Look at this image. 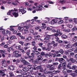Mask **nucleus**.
I'll use <instances>...</instances> for the list:
<instances>
[{"mask_svg":"<svg viewBox=\"0 0 77 77\" xmlns=\"http://www.w3.org/2000/svg\"><path fill=\"white\" fill-rule=\"evenodd\" d=\"M9 12L10 15L11 14V12H12V14L15 17H17L18 16V10L17 9L14 8V10H9Z\"/></svg>","mask_w":77,"mask_h":77,"instance_id":"obj_1","label":"nucleus"},{"mask_svg":"<svg viewBox=\"0 0 77 77\" xmlns=\"http://www.w3.org/2000/svg\"><path fill=\"white\" fill-rule=\"evenodd\" d=\"M20 61L23 63V65H27L29 64V63L27 62L24 58H21L20 59Z\"/></svg>","mask_w":77,"mask_h":77,"instance_id":"obj_2","label":"nucleus"},{"mask_svg":"<svg viewBox=\"0 0 77 77\" xmlns=\"http://www.w3.org/2000/svg\"><path fill=\"white\" fill-rule=\"evenodd\" d=\"M24 27V32L23 33V34L24 35V34H27L29 32V30H28V29L29 28V27L28 26H23Z\"/></svg>","mask_w":77,"mask_h":77,"instance_id":"obj_3","label":"nucleus"},{"mask_svg":"<svg viewBox=\"0 0 77 77\" xmlns=\"http://www.w3.org/2000/svg\"><path fill=\"white\" fill-rule=\"evenodd\" d=\"M44 36L45 37L44 39V40H48L51 39V37H51V35L46 34L44 35Z\"/></svg>","mask_w":77,"mask_h":77,"instance_id":"obj_4","label":"nucleus"},{"mask_svg":"<svg viewBox=\"0 0 77 77\" xmlns=\"http://www.w3.org/2000/svg\"><path fill=\"white\" fill-rule=\"evenodd\" d=\"M37 57H38V58H37L36 59V61L37 62H38V61H39V60H41V61H42V60H43V58H42V56L41 55H38L37 56Z\"/></svg>","mask_w":77,"mask_h":77,"instance_id":"obj_5","label":"nucleus"},{"mask_svg":"<svg viewBox=\"0 0 77 77\" xmlns=\"http://www.w3.org/2000/svg\"><path fill=\"white\" fill-rule=\"evenodd\" d=\"M36 8L38 11H40V10H41L42 9H44V7L41 5H39V6H37L36 7Z\"/></svg>","mask_w":77,"mask_h":77,"instance_id":"obj_6","label":"nucleus"},{"mask_svg":"<svg viewBox=\"0 0 77 77\" xmlns=\"http://www.w3.org/2000/svg\"><path fill=\"white\" fill-rule=\"evenodd\" d=\"M8 68L9 69H10V70H11L12 71H13L15 69V67L14 66H9Z\"/></svg>","mask_w":77,"mask_h":77,"instance_id":"obj_7","label":"nucleus"},{"mask_svg":"<svg viewBox=\"0 0 77 77\" xmlns=\"http://www.w3.org/2000/svg\"><path fill=\"white\" fill-rule=\"evenodd\" d=\"M6 69L1 70L0 71V74L1 75H2V74H3L4 73H5V71H6Z\"/></svg>","mask_w":77,"mask_h":77,"instance_id":"obj_8","label":"nucleus"},{"mask_svg":"<svg viewBox=\"0 0 77 77\" xmlns=\"http://www.w3.org/2000/svg\"><path fill=\"white\" fill-rule=\"evenodd\" d=\"M57 22V19H53L51 21V23L52 24H56Z\"/></svg>","mask_w":77,"mask_h":77,"instance_id":"obj_9","label":"nucleus"},{"mask_svg":"<svg viewBox=\"0 0 77 77\" xmlns=\"http://www.w3.org/2000/svg\"><path fill=\"white\" fill-rule=\"evenodd\" d=\"M58 61L60 63H62L65 61V60L63 58H59Z\"/></svg>","mask_w":77,"mask_h":77,"instance_id":"obj_10","label":"nucleus"},{"mask_svg":"<svg viewBox=\"0 0 77 77\" xmlns=\"http://www.w3.org/2000/svg\"><path fill=\"white\" fill-rule=\"evenodd\" d=\"M9 38L10 39H12V40L17 39V37H16V36L14 35H11L9 37Z\"/></svg>","mask_w":77,"mask_h":77,"instance_id":"obj_11","label":"nucleus"},{"mask_svg":"<svg viewBox=\"0 0 77 77\" xmlns=\"http://www.w3.org/2000/svg\"><path fill=\"white\" fill-rule=\"evenodd\" d=\"M60 72V71L59 70H57L56 71H54L52 72V74H58V73H59Z\"/></svg>","mask_w":77,"mask_h":77,"instance_id":"obj_12","label":"nucleus"},{"mask_svg":"<svg viewBox=\"0 0 77 77\" xmlns=\"http://www.w3.org/2000/svg\"><path fill=\"white\" fill-rule=\"evenodd\" d=\"M62 68L63 69H65L66 68V62H64L62 63Z\"/></svg>","mask_w":77,"mask_h":77,"instance_id":"obj_13","label":"nucleus"},{"mask_svg":"<svg viewBox=\"0 0 77 77\" xmlns=\"http://www.w3.org/2000/svg\"><path fill=\"white\" fill-rule=\"evenodd\" d=\"M23 71H22V70L20 69H17L16 71L17 73H18L19 74H23Z\"/></svg>","mask_w":77,"mask_h":77,"instance_id":"obj_14","label":"nucleus"},{"mask_svg":"<svg viewBox=\"0 0 77 77\" xmlns=\"http://www.w3.org/2000/svg\"><path fill=\"white\" fill-rule=\"evenodd\" d=\"M32 39V37L31 36H29L28 38H26V42H29Z\"/></svg>","mask_w":77,"mask_h":77,"instance_id":"obj_15","label":"nucleus"},{"mask_svg":"<svg viewBox=\"0 0 77 77\" xmlns=\"http://www.w3.org/2000/svg\"><path fill=\"white\" fill-rule=\"evenodd\" d=\"M20 10H19V12H21L22 14H25L26 12V11H24L23 9H21L20 8Z\"/></svg>","mask_w":77,"mask_h":77,"instance_id":"obj_16","label":"nucleus"},{"mask_svg":"<svg viewBox=\"0 0 77 77\" xmlns=\"http://www.w3.org/2000/svg\"><path fill=\"white\" fill-rule=\"evenodd\" d=\"M72 69L73 70H75V69H77V66L74 65L72 66Z\"/></svg>","mask_w":77,"mask_h":77,"instance_id":"obj_17","label":"nucleus"},{"mask_svg":"<svg viewBox=\"0 0 77 77\" xmlns=\"http://www.w3.org/2000/svg\"><path fill=\"white\" fill-rule=\"evenodd\" d=\"M66 48H72V46L71 44H68V45H66Z\"/></svg>","mask_w":77,"mask_h":77,"instance_id":"obj_18","label":"nucleus"},{"mask_svg":"<svg viewBox=\"0 0 77 77\" xmlns=\"http://www.w3.org/2000/svg\"><path fill=\"white\" fill-rule=\"evenodd\" d=\"M28 70H29V69L26 67L23 68V70L24 72H27Z\"/></svg>","mask_w":77,"mask_h":77,"instance_id":"obj_19","label":"nucleus"},{"mask_svg":"<svg viewBox=\"0 0 77 77\" xmlns=\"http://www.w3.org/2000/svg\"><path fill=\"white\" fill-rule=\"evenodd\" d=\"M72 41L73 42H76L77 41V37L76 36H74V38L72 39Z\"/></svg>","mask_w":77,"mask_h":77,"instance_id":"obj_20","label":"nucleus"},{"mask_svg":"<svg viewBox=\"0 0 77 77\" xmlns=\"http://www.w3.org/2000/svg\"><path fill=\"white\" fill-rule=\"evenodd\" d=\"M33 53H35L36 55H38V54H40V52L38 51H33Z\"/></svg>","mask_w":77,"mask_h":77,"instance_id":"obj_21","label":"nucleus"},{"mask_svg":"<svg viewBox=\"0 0 77 77\" xmlns=\"http://www.w3.org/2000/svg\"><path fill=\"white\" fill-rule=\"evenodd\" d=\"M42 27L43 29H45L47 27V26H46V24L42 23Z\"/></svg>","mask_w":77,"mask_h":77,"instance_id":"obj_22","label":"nucleus"},{"mask_svg":"<svg viewBox=\"0 0 77 77\" xmlns=\"http://www.w3.org/2000/svg\"><path fill=\"white\" fill-rule=\"evenodd\" d=\"M69 74L70 75L72 76L73 77H75L76 76V75H75V73H70Z\"/></svg>","mask_w":77,"mask_h":77,"instance_id":"obj_23","label":"nucleus"},{"mask_svg":"<svg viewBox=\"0 0 77 77\" xmlns=\"http://www.w3.org/2000/svg\"><path fill=\"white\" fill-rule=\"evenodd\" d=\"M61 38L63 39H66V38H68V37L66 35H63L61 36Z\"/></svg>","mask_w":77,"mask_h":77,"instance_id":"obj_24","label":"nucleus"},{"mask_svg":"<svg viewBox=\"0 0 77 77\" xmlns=\"http://www.w3.org/2000/svg\"><path fill=\"white\" fill-rule=\"evenodd\" d=\"M54 65H52V66L51 67V68L49 69V70H51V71H53V70H54Z\"/></svg>","mask_w":77,"mask_h":77,"instance_id":"obj_25","label":"nucleus"},{"mask_svg":"<svg viewBox=\"0 0 77 77\" xmlns=\"http://www.w3.org/2000/svg\"><path fill=\"white\" fill-rule=\"evenodd\" d=\"M19 53V51H14L13 52V54L14 55H16V54H17Z\"/></svg>","mask_w":77,"mask_h":77,"instance_id":"obj_26","label":"nucleus"},{"mask_svg":"<svg viewBox=\"0 0 77 77\" xmlns=\"http://www.w3.org/2000/svg\"><path fill=\"white\" fill-rule=\"evenodd\" d=\"M21 54H17L15 55V57H21Z\"/></svg>","mask_w":77,"mask_h":77,"instance_id":"obj_27","label":"nucleus"},{"mask_svg":"<svg viewBox=\"0 0 77 77\" xmlns=\"http://www.w3.org/2000/svg\"><path fill=\"white\" fill-rule=\"evenodd\" d=\"M18 29L19 30H23L24 29V27H21L20 26H19L18 27Z\"/></svg>","mask_w":77,"mask_h":77,"instance_id":"obj_28","label":"nucleus"},{"mask_svg":"<svg viewBox=\"0 0 77 77\" xmlns=\"http://www.w3.org/2000/svg\"><path fill=\"white\" fill-rule=\"evenodd\" d=\"M58 68H59V69H63L62 64L60 63L58 66Z\"/></svg>","mask_w":77,"mask_h":77,"instance_id":"obj_29","label":"nucleus"},{"mask_svg":"<svg viewBox=\"0 0 77 77\" xmlns=\"http://www.w3.org/2000/svg\"><path fill=\"white\" fill-rule=\"evenodd\" d=\"M48 62V59H45L43 60L42 61V62L43 63H47Z\"/></svg>","mask_w":77,"mask_h":77,"instance_id":"obj_30","label":"nucleus"},{"mask_svg":"<svg viewBox=\"0 0 77 77\" xmlns=\"http://www.w3.org/2000/svg\"><path fill=\"white\" fill-rule=\"evenodd\" d=\"M70 60L72 62V63H74L75 62V60L74 59L72 58H71L70 59Z\"/></svg>","mask_w":77,"mask_h":77,"instance_id":"obj_31","label":"nucleus"},{"mask_svg":"<svg viewBox=\"0 0 77 77\" xmlns=\"http://www.w3.org/2000/svg\"><path fill=\"white\" fill-rule=\"evenodd\" d=\"M5 52H6V51L5 50H0V53H1V54H3V53H5Z\"/></svg>","mask_w":77,"mask_h":77,"instance_id":"obj_32","label":"nucleus"},{"mask_svg":"<svg viewBox=\"0 0 77 77\" xmlns=\"http://www.w3.org/2000/svg\"><path fill=\"white\" fill-rule=\"evenodd\" d=\"M19 43L20 44H21V45L23 46L24 45V42H23L22 41H20L19 42Z\"/></svg>","mask_w":77,"mask_h":77,"instance_id":"obj_33","label":"nucleus"},{"mask_svg":"<svg viewBox=\"0 0 77 77\" xmlns=\"http://www.w3.org/2000/svg\"><path fill=\"white\" fill-rule=\"evenodd\" d=\"M28 68H29V69H30L31 68L32 69H33V68H32V65H29L28 66Z\"/></svg>","mask_w":77,"mask_h":77,"instance_id":"obj_34","label":"nucleus"},{"mask_svg":"<svg viewBox=\"0 0 77 77\" xmlns=\"http://www.w3.org/2000/svg\"><path fill=\"white\" fill-rule=\"evenodd\" d=\"M59 51L60 53L62 54H63V53H64V51L63 49H60L59 50Z\"/></svg>","mask_w":77,"mask_h":77,"instance_id":"obj_35","label":"nucleus"},{"mask_svg":"<svg viewBox=\"0 0 77 77\" xmlns=\"http://www.w3.org/2000/svg\"><path fill=\"white\" fill-rule=\"evenodd\" d=\"M30 51H31L30 49L28 50L26 53V54H27V55H29V54H30Z\"/></svg>","mask_w":77,"mask_h":77,"instance_id":"obj_36","label":"nucleus"},{"mask_svg":"<svg viewBox=\"0 0 77 77\" xmlns=\"http://www.w3.org/2000/svg\"><path fill=\"white\" fill-rule=\"evenodd\" d=\"M73 50H74V48H72V49H69L67 50V51L68 52H72Z\"/></svg>","mask_w":77,"mask_h":77,"instance_id":"obj_37","label":"nucleus"},{"mask_svg":"<svg viewBox=\"0 0 77 77\" xmlns=\"http://www.w3.org/2000/svg\"><path fill=\"white\" fill-rule=\"evenodd\" d=\"M1 63H2V65H3L4 63H6V61L5 60H3L1 62Z\"/></svg>","mask_w":77,"mask_h":77,"instance_id":"obj_38","label":"nucleus"},{"mask_svg":"<svg viewBox=\"0 0 77 77\" xmlns=\"http://www.w3.org/2000/svg\"><path fill=\"white\" fill-rule=\"evenodd\" d=\"M63 23V20H61L58 22V23H59V24H62V23Z\"/></svg>","mask_w":77,"mask_h":77,"instance_id":"obj_39","label":"nucleus"},{"mask_svg":"<svg viewBox=\"0 0 77 77\" xmlns=\"http://www.w3.org/2000/svg\"><path fill=\"white\" fill-rule=\"evenodd\" d=\"M31 44L32 46H35L36 44V42L35 41H33L31 42Z\"/></svg>","mask_w":77,"mask_h":77,"instance_id":"obj_40","label":"nucleus"},{"mask_svg":"<svg viewBox=\"0 0 77 77\" xmlns=\"http://www.w3.org/2000/svg\"><path fill=\"white\" fill-rule=\"evenodd\" d=\"M2 65V66H4V67H7L8 66V64H7V63H4V64H3Z\"/></svg>","mask_w":77,"mask_h":77,"instance_id":"obj_41","label":"nucleus"},{"mask_svg":"<svg viewBox=\"0 0 77 77\" xmlns=\"http://www.w3.org/2000/svg\"><path fill=\"white\" fill-rule=\"evenodd\" d=\"M65 2V0H60L58 1V2L59 3H63Z\"/></svg>","mask_w":77,"mask_h":77,"instance_id":"obj_42","label":"nucleus"},{"mask_svg":"<svg viewBox=\"0 0 77 77\" xmlns=\"http://www.w3.org/2000/svg\"><path fill=\"white\" fill-rule=\"evenodd\" d=\"M67 70L68 69H64L63 70V72L64 73H66V72H67Z\"/></svg>","mask_w":77,"mask_h":77,"instance_id":"obj_43","label":"nucleus"},{"mask_svg":"<svg viewBox=\"0 0 77 77\" xmlns=\"http://www.w3.org/2000/svg\"><path fill=\"white\" fill-rule=\"evenodd\" d=\"M30 44L29 43H25L24 45V46H25V47H27V46H28V45H30Z\"/></svg>","mask_w":77,"mask_h":77,"instance_id":"obj_44","label":"nucleus"},{"mask_svg":"<svg viewBox=\"0 0 77 77\" xmlns=\"http://www.w3.org/2000/svg\"><path fill=\"white\" fill-rule=\"evenodd\" d=\"M1 42H3L4 41V37H1Z\"/></svg>","mask_w":77,"mask_h":77,"instance_id":"obj_45","label":"nucleus"},{"mask_svg":"<svg viewBox=\"0 0 77 77\" xmlns=\"http://www.w3.org/2000/svg\"><path fill=\"white\" fill-rule=\"evenodd\" d=\"M29 56L31 59H33L35 58V57L33 56Z\"/></svg>","mask_w":77,"mask_h":77,"instance_id":"obj_46","label":"nucleus"},{"mask_svg":"<svg viewBox=\"0 0 77 77\" xmlns=\"http://www.w3.org/2000/svg\"><path fill=\"white\" fill-rule=\"evenodd\" d=\"M19 68H23L24 67V65L22 64H20L19 65Z\"/></svg>","mask_w":77,"mask_h":77,"instance_id":"obj_47","label":"nucleus"},{"mask_svg":"<svg viewBox=\"0 0 77 77\" xmlns=\"http://www.w3.org/2000/svg\"><path fill=\"white\" fill-rule=\"evenodd\" d=\"M72 72V70H71L69 69H67V72L68 73H70Z\"/></svg>","mask_w":77,"mask_h":77,"instance_id":"obj_48","label":"nucleus"},{"mask_svg":"<svg viewBox=\"0 0 77 77\" xmlns=\"http://www.w3.org/2000/svg\"><path fill=\"white\" fill-rule=\"evenodd\" d=\"M73 47H77V42H76L74 44L72 45Z\"/></svg>","mask_w":77,"mask_h":77,"instance_id":"obj_49","label":"nucleus"},{"mask_svg":"<svg viewBox=\"0 0 77 77\" xmlns=\"http://www.w3.org/2000/svg\"><path fill=\"white\" fill-rule=\"evenodd\" d=\"M66 67H67V68H69V69H72V67L70 66V65H67L66 66Z\"/></svg>","mask_w":77,"mask_h":77,"instance_id":"obj_50","label":"nucleus"},{"mask_svg":"<svg viewBox=\"0 0 77 77\" xmlns=\"http://www.w3.org/2000/svg\"><path fill=\"white\" fill-rule=\"evenodd\" d=\"M55 38L57 39V40H56V41H57V42H59V38L56 37Z\"/></svg>","mask_w":77,"mask_h":77,"instance_id":"obj_51","label":"nucleus"},{"mask_svg":"<svg viewBox=\"0 0 77 77\" xmlns=\"http://www.w3.org/2000/svg\"><path fill=\"white\" fill-rule=\"evenodd\" d=\"M64 54H65V55H69V54L68 53V51H65L64 52Z\"/></svg>","mask_w":77,"mask_h":77,"instance_id":"obj_52","label":"nucleus"},{"mask_svg":"<svg viewBox=\"0 0 77 77\" xmlns=\"http://www.w3.org/2000/svg\"><path fill=\"white\" fill-rule=\"evenodd\" d=\"M58 45V43H57L56 44H54L53 45V46H54V47H57V45Z\"/></svg>","mask_w":77,"mask_h":77,"instance_id":"obj_53","label":"nucleus"},{"mask_svg":"<svg viewBox=\"0 0 77 77\" xmlns=\"http://www.w3.org/2000/svg\"><path fill=\"white\" fill-rule=\"evenodd\" d=\"M67 27H69V28H72V26L71 25L68 24L67 25Z\"/></svg>","mask_w":77,"mask_h":77,"instance_id":"obj_54","label":"nucleus"},{"mask_svg":"<svg viewBox=\"0 0 77 77\" xmlns=\"http://www.w3.org/2000/svg\"><path fill=\"white\" fill-rule=\"evenodd\" d=\"M38 45H39V46H40V47H42V45H43V43H39V44H38Z\"/></svg>","mask_w":77,"mask_h":77,"instance_id":"obj_55","label":"nucleus"},{"mask_svg":"<svg viewBox=\"0 0 77 77\" xmlns=\"http://www.w3.org/2000/svg\"><path fill=\"white\" fill-rule=\"evenodd\" d=\"M6 32L7 34H9V35H11V32L9 30H7Z\"/></svg>","mask_w":77,"mask_h":77,"instance_id":"obj_56","label":"nucleus"},{"mask_svg":"<svg viewBox=\"0 0 77 77\" xmlns=\"http://www.w3.org/2000/svg\"><path fill=\"white\" fill-rule=\"evenodd\" d=\"M40 29V26H36L35 28V29L36 30H38V29Z\"/></svg>","mask_w":77,"mask_h":77,"instance_id":"obj_57","label":"nucleus"},{"mask_svg":"<svg viewBox=\"0 0 77 77\" xmlns=\"http://www.w3.org/2000/svg\"><path fill=\"white\" fill-rule=\"evenodd\" d=\"M58 64H59V63H58L57 62H56V63H53V65H54H54H58Z\"/></svg>","mask_w":77,"mask_h":77,"instance_id":"obj_58","label":"nucleus"},{"mask_svg":"<svg viewBox=\"0 0 77 77\" xmlns=\"http://www.w3.org/2000/svg\"><path fill=\"white\" fill-rule=\"evenodd\" d=\"M63 42L64 44H69V42H67L66 41H64Z\"/></svg>","mask_w":77,"mask_h":77,"instance_id":"obj_59","label":"nucleus"},{"mask_svg":"<svg viewBox=\"0 0 77 77\" xmlns=\"http://www.w3.org/2000/svg\"><path fill=\"white\" fill-rule=\"evenodd\" d=\"M12 4L13 5H14V6H17V3L15 2H12Z\"/></svg>","mask_w":77,"mask_h":77,"instance_id":"obj_60","label":"nucleus"},{"mask_svg":"<svg viewBox=\"0 0 77 77\" xmlns=\"http://www.w3.org/2000/svg\"><path fill=\"white\" fill-rule=\"evenodd\" d=\"M34 46L33 48V50H37V47L36 46Z\"/></svg>","mask_w":77,"mask_h":77,"instance_id":"obj_61","label":"nucleus"},{"mask_svg":"<svg viewBox=\"0 0 77 77\" xmlns=\"http://www.w3.org/2000/svg\"><path fill=\"white\" fill-rule=\"evenodd\" d=\"M52 65L49 64L47 66V68H50L52 66Z\"/></svg>","mask_w":77,"mask_h":77,"instance_id":"obj_62","label":"nucleus"},{"mask_svg":"<svg viewBox=\"0 0 77 77\" xmlns=\"http://www.w3.org/2000/svg\"><path fill=\"white\" fill-rule=\"evenodd\" d=\"M72 30L73 31H75V30H77V28L76 27L73 28L72 29Z\"/></svg>","mask_w":77,"mask_h":77,"instance_id":"obj_63","label":"nucleus"},{"mask_svg":"<svg viewBox=\"0 0 77 77\" xmlns=\"http://www.w3.org/2000/svg\"><path fill=\"white\" fill-rule=\"evenodd\" d=\"M40 77H45V75H44V73H42V74L40 76Z\"/></svg>","mask_w":77,"mask_h":77,"instance_id":"obj_64","label":"nucleus"}]
</instances>
